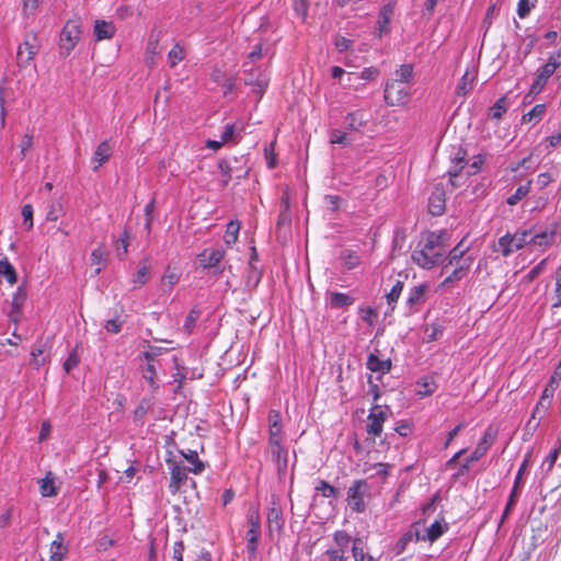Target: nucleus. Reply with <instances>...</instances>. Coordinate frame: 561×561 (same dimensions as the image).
I'll use <instances>...</instances> for the list:
<instances>
[{
    "label": "nucleus",
    "mask_w": 561,
    "mask_h": 561,
    "mask_svg": "<svg viewBox=\"0 0 561 561\" xmlns=\"http://www.w3.org/2000/svg\"><path fill=\"white\" fill-rule=\"evenodd\" d=\"M497 436V431L494 430L492 426H489L483 437L478 443L476 449L468 456L463 462L460 463L459 469L457 473L454 476L455 478L465 476L468 473L470 469V463L480 460L482 457L485 456L490 447L494 444Z\"/></svg>",
    "instance_id": "obj_1"
},
{
    "label": "nucleus",
    "mask_w": 561,
    "mask_h": 561,
    "mask_svg": "<svg viewBox=\"0 0 561 561\" xmlns=\"http://www.w3.org/2000/svg\"><path fill=\"white\" fill-rule=\"evenodd\" d=\"M370 489V484L365 479L353 481L346 496V502L353 512L360 514L366 511V499L371 497Z\"/></svg>",
    "instance_id": "obj_2"
},
{
    "label": "nucleus",
    "mask_w": 561,
    "mask_h": 561,
    "mask_svg": "<svg viewBox=\"0 0 561 561\" xmlns=\"http://www.w3.org/2000/svg\"><path fill=\"white\" fill-rule=\"evenodd\" d=\"M82 30L79 19H70L60 32L59 55L66 58L75 49L81 38Z\"/></svg>",
    "instance_id": "obj_3"
},
{
    "label": "nucleus",
    "mask_w": 561,
    "mask_h": 561,
    "mask_svg": "<svg viewBox=\"0 0 561 561\" xmlns=\"http://www.w3.org/2000/svg\"><path fill=\"white\" fill-rule=\"evenodd\" d=\"M383 99L389 106L404 105L410 100V93L404 83L391 80L386 83Z\"/></svg>",
    "instance_id": "obj_4"
},
{
    "label": "nucleus",
    "mask_w": 561,
    "mask_h": 561,
    "mask_svg": "<svg viewBox=\"0 0 561 561\" xmlns=\"http://www.w3.org/2000/svg\"><path fill=\"white\" fill-rule=\"evenodd\" d=\"M165 462L170 469V491L175 494L180 491L183 483H185L188 479L187 472L188 469L186 467L181 466L174 459L172 451L167 453Z\"/></svg>",
    "instance_id": "obj_5"
},
{
    "label": "nucleus",
    "mask_w": 561,
    "mask_h": 561,
    "mask_svg": "<svg viewBox=\"0 0 561 561\" xmlns=\"http://www.w3.org/2000/svg\"><path fill=\"white\" fill-rule=\"evenodd\" d=\"M531 236L530 230H524L522 232H517L515 234L506 233L499 239V245L502 249V253L504 256H508L515 250H519L524 248L527 243H529V237Z\"/></svg>",
    "instance_id": "obj_6"
},
{
    "label": "nucleus",
    "mask_w": 561,
    "mask_h": 561,
    "mask_svg": "<svg viewBox=\"0 0 561 561\" xmlns=\"http://www.w3.org/2000/svg\"><path fill=\"white\" fill-rule=\"evenodd\" d=\"M425 523V519L414 522L410 528L400 536L393 547V551L397 556L402 554L407 550L409 543L422 541L421 526H424Z\"/></svg>",
    "instance_id": "obj_7"
},
{
    "label": "nucleus",
    "mask_w": 561,
    "mask_h": 561,
    "mask_svg": "<svg viewBox=\"0 0 561 561\" xmlns=\"http://www.w3.org/2000/svg\"><path fill=\"white\" fill-rule=\"evenodd\" d=\"M243 82L245 85H252V92L260 100L268 85V77L260 69L250 68L243 71Z\"/></svg>",
    "instance_id": "obj_8"
},
{
    "label": "nucleus",
    "mask_w": 561,
    "mask_h": 561,
    "mask_svg": "<svg viewBox=\"0 0 561 561\" xmlns=\"http://www.w3.org/2000/svg\"><path fill=\"white\" fill-rule=\"evenodd\" d=\"M432 250L423 248L421 250H414L411 257L412 261L424 270H432L436 265L443 264L444 254L440 252L431 253Z\"/></svg>",
    "instance_id": "obj_9"
},
{
    "label": "nucleus",
    "mask_w": 561,
    "mask_h": 561,
    "mask_svg": "<svg viewBox=\"0 0 561 561\" xmlns=\"http://www.w3.org/2000/svg\"><path fill=\"white\" fill-rule=\"evenodd\" d=\"M529 460H530V454H527L524 461L522 462L520 467H519V470L516 474V478H515V481H514V486L511 491V494L508 496V500H507V503L505 505V508H504V512L502 514V517H501V522H500V525L502 523H504V520L508 517V515L511 514L513 507L515 506L516 502H517V499H518V495H519V486H520V483H522V477H523V473L525 471V469L527 468L528 463H529Z\"/></svg>",
    "instance_id": "obj_10"
},
{
    "label": "nucleus",
    "mask_w": 561,
    "mask_h": 561,
    "mask_svg": "<svg viewBox=\"0 0 561 561\" xmlns=\"http://www.w3.org/2000/svg\"><path fill=\"white\" fill-rule=\"evenodd\" d=\"M428 290L430 286L426 283H422L410 289L407 299V307L410 314L416 313L421 310V307L426 302Z\"/></svg>",
    "instance_id": "obj_11"
},
{
    "label": "nucleus",
    "mask_w": 561,
    "mask_h": 561,
    "mask_svg": "<svg viewBox=\"0 0 561 561\" xmlns=\"http://www.w3.org/2000/svg\"><path fill=\"white\" fill-rule=\"evenodd\" d=\"M380 407L378 404H374V407L370 409V412L368 414V421L367 424V433L373 437H378L382 433L383 423L387 420V411H389V407L386 405L385 410H378Z\"/></svg>",
    "instance_id": "obj_12"
},
{
    "label": "nucleus",
    "mask_w": 561,
    "mask_h": 561,
    "mask_svg": "<svg viewBox=\"0 0 561 561\" xmlns=\"http://www.w3.org/2000/svg\"><path fill=\"white\" fill-rule=\"evenodd\" d=\"M449 529L448 523L444 522L442 516L440 520H435L431 526H421L422 541L435 542Z\"/></svg>",
    "instance_id": "obj_13"
},
{
    "label": "nucleus",
    "mask_w": 561,
    "mask_h": 561,
    "mask_svg": "<svg viewBox=\"0 0 561 561\" xmlns=\"http://www.w3.org/2000/svg\"><path fill=\"white\" fill-rule=\"evenodd\" d=\"M394 12V8L391 3L382 5L379 10L376 35L381 38L383 35L390 33V22Z\"/></svg>",
    "instance_id": "obj_14"
},
{
    "label": "nucleus",
    "mask_w": 561,
    "mask_h": 561,
    "mask_svg": "<svg viewBox=\"0 0 561 561\" xmlns=\"http://www.w3.org/2000/svg\"><path fill=\"white\" fill-rule=\"evenodd\" d=\"M366 367L373 373H379L380 375L376 379L380 381L383 375L390 373L392 363L390 358L380 359L377 354L370 353L367 356Z\"/></svg>",
    "instance_id": "obj_15"
},
{
    "label": "nucleus",
    "mask_w": 561,
    "mask_h": 561,
    "mask_svg": "<svg viewBox=\"0 0 561 561\" xmlns=\"http://www.w3.org/2000/svg\"><path fill=\"white\" fill-rule=\"evenodd\" d=\"M285 520L283 517V510L277 499L273 497L272 506L267 512V526L270 531H280L284 527Z\"/></svg>",
    "instance_id": "obj_16"
},
{
    "label": "nucleus",
    "mask_w": 561,
    "mask_h": 561,
    "mask_svg": "<svg viewBox=\"0 0 561 561\" xmlns=\"http://www.w3.org/2000/svg\"><path fill=\"white\" fill-rule=\"evenodd\" d=\"M113 147L111 146L108 140H103L95 149L93 157L91 159V163L93 164V170L96 171L101 165L110 160L113 154Z\"/></svg>",
    "instance_id": "obj_17"
},
{
    "label": "nucleus",
    "mask_w": 561,
    "mask_h": 561,
    "mask_svg": "<svg viewBox=\"0 0 561 561\" xmlns=\"http://www.w3.org/2000/svg\"><path fill=\"white\" fill-rule=\"evenodd\" d=\"M26 300V291L22 287H19L12 298L11 311L9 313V320L18 324L22 317V308Z\"/></svg>",
    "instance_id": "obj_18"
},
{
    "label": "nucleus",
    "mask_w": 561,
    "mask_h": 561,
    "mask_svg": "<svg viewBox=\"0 0 561 561\" xmlns=\"http://www.w3.org/2000/svg\"><path fill=\"white\" fill-rule=\"evenodd\" d=\"M428 211L433 216H442L445 213V192L442 188H435L428 197Z\"/></svg>",
    "instance_id": "obj_19"
},
{
    "label": "nucleus",
    "mask_w": 561,
    "mask_h": 561,
    "mask_svg": "<svg viewBox=\"0 0 561 561\" xmlns=\"http://www.w3.org/2000/svg\"><path fill=\"white\" fill-rule=\"evenodd\" d=\"M328 304L331 309H346L355 302V298L348 294L328 291Z\"/></svg>",
    "instance_id": "obj_20"
},
{
    "label": "nucleus",
    "mask_w": 561,
    "mask_h": 561,
    "mask_svg": "<svg viewBox=\"0 0 561 561\" xmlns=\"http://www.w3.org/2000/svg\"><path fill=\"white\" fill-rule=\"evenodd\" d=\"M271 455H272V460L276 465L278 479H279V481H282L286 477V473H287L288 451L285 447H283L279 449L277 448L275 450H272Z\"/></svg>",
    "instance_id": "obj_21"
},
{
    "label": "nucleus",
    "mask_w": 561,
    "mask_h": 561,
    "mask_svg": "<svg viewBox=\"0 0 561 561\" xmlns=\"http://www.w3.org/2000/svg\"><path fill=\"white\" fill-rule=\"evenodd\" d=\"M448 232L446 230L427 231L424 236L425 249L434 250L435 248L444 247Z\"/></svg>",
    "instance_id": "obj_22"
},
{
    "label": "nucleus",
    "mask_w": 561,
    "mask_h": 561,
    "mask_svg": "<svg viewBox=\"0 0 561 561\" xmlns=\"http://www.w3.org/2000/svg\"><path fill=\"white\" fill-rule=\"evenodd\" d=\"M224 254L225 252L219 249L213 250L210 253L205 250L198 255L201 265L204 268L217 267L224 259Z\"/></svg>",
    "instance_id": "obj_23"
},
{
    "label": "nucleus",
    "mask_w": 561,
    "mask_h": 561,
    "mask_svg": "<svg viewBox=\"0 0 561 561\" xmlns=\"http://www.w3.org/2000/svg\"><path fill=\"white\" fill-rule=\"evenodd\" d=\"M37 50L33 44L28 41H25L22 45L19 46L16 53L18 65L23 67L28 65V62L35 57Z\"/></svg>",
    "instance_id": "obj_24"
},
{
    "label": "nucleus",
    "mask_w": 561,
    "mask_h": 561,
    "mask_svg": "<svg viewBox=\"0 0 561 561\" xmlns=\"http://www.w3.org/2000/svg\"><path fill=\"white\" fill-rule=\"evenodd\" d=\"M471 262H472V257L471 256H468V257H465V264L462 265H458L454 271L453 273L447 276L440 284H439V287H446L448 285H450L451 283L454 282H458L460 279H462V277L467 274V272L469 271L470 268V265H471Z\"/></svg>",
    "instance_id": "obj_25"
},
{
    "label": "nucleus",
    "mask_w": 561,
    "mask_h": 561,
    "mask_svg": "<svg viewBox=\"0 0 561 561\" xmlns=\"http://www.w3.org/2000/svg\"><path fill=\"white\" fill-rule=\"evenodd\" d=\"M263 276V270L256 265H249L245 277V288L248 291H254L261 283Z\"/></svg>",
    "instance_id": "obj_26"
},
{
    "label": "nucleus",
    "mask_w": 561,
    "mask_h": 561,
    "mask_svg": "<svg viewBox=\"0 0 561 561\" xmlns=\"http://www.w3.org/2000/svg\"><path fill=\"white\" fill-rule=\"evenodd\" d=\"M115 34V26L111 22L96 20L94 23V35L98 41L112 38Z\"/></svg>",
    "instance_id": "obj_27"
},
{
    "label": "nucleus",
    "mask_w": 561,
    "mask_h": 561,
    "mask_svg": "<svg viewBox=\"0 0 561 561\" xmlns=\"http://www.w3.org/2000/svg\"><path fill=\"white\" fill-rule=\"evenodd\" d=\"M468 251V248H463V240H461L456 247H454L448 255L445 257L444 261L447 260V264L443 266V271H445L449 265H457L461 260L465 261L463 256L466 252Z\"/></svg>",
    "instance_id": "obj_28"
},
{
    "label": "nucleus",
    "mask_w": 561,
    "mask_h": 561,
    "mask_svg": "<svg viewBox=\"0 0 561 561\" xmlns=\"http://www.w3.org/2000/svg\"><path fill=\"white\" fill-rule=\"evenodd\" d=\"M180 454L193 466L192 468H187L190 472L199 474L205 470V463L198 458L196 450H180Z\"/></svg>",
    "instance_id": "obj_29"
},
{
    "label": "nucleus",
    "mask_w": 561,
    "mask_h": 561,
    "mask_svg": "<svg viewBox=\"0 0 561 561\" xmlns=\"http://www.w3.org/2000/svg\"><path fill=\"white\" fill-rule=\"evenodd\" d=\"M345 119L347 122L348 128L355 131L360 130V128L366 126L368 123L365 114L359 110L348 113Z\"/></svg>",
    "instance_id": "obj_30"
},
{
    "label": "nucleus",
    "mask_w": 561,
    "mask_h": 561,
    "mask_svg": "<svg viewBox=\"0 0 561 561\" xmlns=\"http://www.w3.org/2000/svg\"><path fill=\"white\" fill-rule=\"evenodd\" d=\"M68 551L67 546L62 543V537L60 534L57 535V539H55L50 545V558L49 561H62L66 553Z\"/></svg>",
    "instance_id": "obj_31"
},
{
    "label": "nucleus",
    "mask_w": 561,
    "mask_h": 561,
    "mask_svg": "<svg viewBox=\"0 0 561 561\" xmlns=\"http://www.w3.org/2000/svg\"><path fill=\"white\" fill-rule=\"evenodd\" d=\"M556 71L551 69L547 64H545L542 67H540L537 70L536 79L534 80L533 84H535V89H545L549 78Z\"/></svg>",
    "instance_id": "obj_32"
},
{
    "label": "nucleus",
    "mask_w": 561,
    "mask_h": 561,
    "mask_svg": "<svg viewBox=\"0 0 561 561\" xmlns=\"http://www.w3.org/2000/svg\"><path fill=\"white\" fill-rule=\"evenodd\" d=\"M340 257L343 261V266L347 271H351V270L357 267L360 264V257L357 254V252H355L353 250H350V249L343 250L341 252V256Z\"/></svg>",
    "instance_id": "obj_33"
},
{
    "label": "nucleus",
    "mask_w": 561,
    "mask_h": 561,
    "mask_svg": "<svg viewBox=\"0 0 561 561\" xmlns=\"http://www.w3.org/2000/svg\"><path fill=\"white\" fill-rule=\"evenodd\" d=\"M314 489L320 492L323 497L336 499L340 496V490L322 479L317 480Z\"/></svg>",
    "instance_id": "obj_34"
},
{
    "label": "nucleus",
    "mask_w": 561,
    "mask_h": 561,
    "mask_svg": "<svg viewBox=\"0 0 561 561\" xmlns=\"http://www.w3.org/2000/svg\"><path fill=\"white\" fill-rule=\"evenodd\" d=\"M546 113V105L545 104H537L535 105L529 112L525 113L522 116V123L528 124L535 121V123H538L542 116Z\"/></svg>",
    "instance_id": "obj_35"
},
{
    "label": "nucleus",
    "mask_w": 561,
    "mask_h": 561,
    "mask_svg": "<svg viewBox=\"0 0 561 561\" xmlns=\"http://www.w3.org/2000/svg\"><path fill=\"white\" fill-rule=\"evenodd\" d=\"M106 252L103 250L102 245L95 248L91 253V264L98 265L95 274H100L102 268L106 266Z\"/></svg>",
    "instance_id": "obj_36"
},
{
    "label": "nucleus",
    "mask_w": 561,
    "mask_h": 561,
    "mask_svg": "<svg viewBox=\"0 0 561 561\" xmlns=\"http://www.w3.org/2000/svg\"><path fill=\"white\" fill-rule=\"evenodd\" d=\"M557 228H558V225L554 224L553 229L550 232L542 231L540 233H536L533 237H529V243H534V244H537L540 247L548 245L552 241L554 234L557 233Z\"/></svg>",
    "instance_id": "obj_37"
},
{
    "label": "nucleus",
    "mask_w": 561,
    "mask_h": 561,
    "mask_svg": "<svg viewBox=\"0 0 561 561\" xmlns=\"http://www.w3.org/2000/svg\"><path fill=\"white\" fill-rule=\"evenodd\" d=\"M0 274L7 278L12 285L18 280V275L13 265L9 262L8 257L0 260Z\"/></svg>",
    "instance_id": "obj_38"
},
{
    "label": "nucleus",
    "mask_w": 561,
    "mask_h": 561,
    "mask_svg": "<svg viewBox=\"0 0 561 561\" xmlns=\"http://www.w3.org/2000/svg\"><path fill=\"white\" fill-rule=\"evenodd\" d=\"M149 274H150V264H149L148 260H145L141 263V266L139 267V270L137 271L136 275L133 278V283H134L135 287L144 286L148 282Z\"/></svg>",
    "instance_id": "obj_39"
},
{
    "label": "nucleus",
    "mask_w": 561,
    "mask_h": 561,
    "mask_svg": "<svg viewBox=\"0 0 561 561\" xmlns=\"http://www.w3.org/2000/svg\"><path fill=\"white\" fill-rule=\"evenodd\" d=\"M201 316H202V311L197 306L193 307L190 310L188 314L186 316L184 325H183V329L187 334H191L194 331L195 324L198 321V319L201 318Z\"/></svg>",
    "instance_id": "obj_40"
},
{
    "label": "nucleus",
    "mask_w": 561,
    "mask_h": 561,
    "mask_svg": "<svg viewBox=\"0 0 561 561\" xmlns=\"http://www.w3.org/2000/svg\"><path fill=\"white\" fill-rule=\"evenodd\" d=\"M531 187V180L527 181L526 184L519 185L515 193L507 197L506 203L510 206L516 205L519 201H522L525 196L528 195Z\"/></svg>",
    "instance_id": "obj_41"
},
{
    "label": "nucleus",
    "mask_w": 561,
    "mask_h": 561,
    "mask_svg": "<svg viewBox=\"0 0 561 561\" xmlns=\"http://www.w3.org/2000/svg\"><path fill=\"white\" fill-rule=\"evenodd\" d=\"M474 77L470 76L469 71H466L465 75L459 80L456 92L458 95H466L473 88Z\"/></svg>",
    "instance_id": "obj_42"
},
{
    "label": "nucleus",
    "mask_w": 561,
    "mask_h": 561,
    "mask_svg": "<svg viewBox=\"0 0 561 561\" xmlns=\"http://www.w3.org/2000/svg\"><path fill=\"white\" fill-rule=\"evenodd\" d=\"M41 494L43 496H54L57 494V489L54 483L51 472H48L44 479L41 480Z\"/></svg>",
    "instance_id": "obj_43"
},
{
    "label": "nucleus",
    "mask_w": 561,
    "mask_h": 561,
    "mask_svg": "<svg viewBox=\"0 0 561 561\" xmlns=\"http://www.w3.org/2000/svg\"><path fill=\"white\" fill-rule=\"evenodd\" d=\"M407 240V232L403 227H397L393 231L392 253L401 252Z\"/></svg>",
    "instance_id": "obj_44"
},
{
    "label": "nucleus",
    "mask_w": 561,
    "mask_h": 561,
    "mask_svg": "<svg viewBox=\"0 0 561 561\" xmlns=\"http://www.w3.org/2000/svg\"><path fill=\"white\" fill-rule=\"evenodd\" d=\"M142 377L148 381L149 386L156 390L158 388L156 382L157 364L146 363V366L142 367Z\"/></svg>",
    "instance_id": "obj_45"
},
{
    "label": "nucleus",
    "mask_w": 561,
    "mask_h": 561,
    "mask_svg": "<svg viewBox=\"0 0 561 561\" xmlns=\"http://www.w3.org/2000/svg\"><path fill=\"white\" fill-rule=\"evenodd\" d=\"M333 539L339 547L337 549H333V551H343V556H345V550L351 541V536L345 530H337L334 533Z\"/></svg>",
    "instance_id": "obj_46"
},
{
    "label": "nucleus",
    "mask_w": 561,
    "mask_h": 561,
    "mask_svg": "<svg viewBox=\"0 0 561 561\" xmlns=\"http://www.w3.org/2000/svg\"><path fill=\"white\" fill-rule=\"evenodd\" d=\"M218 168L222 175L221 185H222V187H227L229 182L232 179V173H233L234 168L229 163L228 160H225V159L219 161Z\"/></svg>",
    "instance_id": "obj_47"
},
{
    "label": "nucleus",
    "mask_w": 561,
    "mask_h": 561,
    "mask_svg": "<svg viewBox=\"0 0 561 561\" xmlns=\"http://www.w3.org/2000/svg\"><path fill=\"white\" fill-rule=\"evenodd\" d=\"M404 287V283L402 280H397L392 286L391 290L387 294V302L391 306V309H394V305L397 304L402 290Z\"/></svg>",
    "instance_id": "obj_48"
},
{
    "label": "nucleus",
    "mask_w": 561,
    "mask_h": 561,
    "mask_svg": "<svg viewBox=\"0 0 561 561\" xmlns=\"http://www.w3.org/2000/svg\"><path fill=\"white\" fill-rule=\"evenodd\" d=\"M128 239H129V233H128L127 229H125L123 234L118 238L117 244H116V253H117V257L119 260H124L127 255L128 245H129Z\"/></svg>",
    "instance_id": "obj_49"
},
{
    "label": "nucleus",
    "mask_w": 561,
    "mask_h": 561,
    "mask_svg": "<svg viewBox=\"0 0 561 561\" xmlns=\"http://www.w3.org/2000/svg\"><path fill=\"white\" fill-rule=\"evenodd\" d=\"M450 162L456 165L467 167L469 164L467 150L462 146L455 148Z\"/></svg>",
    "instance_id": "obj_50"
},
{
    "label": "nucleus",
    "mask_w": 561,
    "mask_h": 561,
    "mask_svg": "<svg viewBox=\"0 0 561 561\" xmlns=\"http://www.w3.org/2000/svg\"><path fill=\"white\" fill-rule=\"evenodd\" d=\"M151 408H152L151 400L148 398H142L134 411V420L141 421Z\"/></svg>",
    "instance_id": "obj_51"
},
{
    "label": "nucleus",
    "mask_w": 561,
    "mask_h": 561,
    "mask_svg": "<svg viewBox=\"0 0 561 561\" xmlns=\"http://www.w3.org/2000/svg\"><path fill=\"white\" fill-rule=\"evenodd\" d=\"M507 111V98L504 95L500 98L492 106V118L501 119Z\"/></svg>",
    "instance_id": "obj_52"
},
{
    "label": "nucleus",
    "mask_w": 561,
    "mask_h": 561,
    "mask_svg": "<svg viewBox=\"0 0 561 561\" xmlns=\"http://www.w3.org/2000/svg\"><path fill=\"white\" fill-rule=\"evenodd\" d=\"M398 77V82L408 83L413 77V65L405 64L400 67L399 70L396 71Z\"/></svg>",
    "instance_id": "obj_53"
},
{
    "label": "nucleus",
    "mask_w": 561,
    "mask_h": 561,
    "mask_svg": "<svg viewBox=\"0 0 561 561\" xmlns=\"http://www.w3.org/2000/svg\"><path fill=\"white\" fill-rule=\"evenodd\" d=\"M247 522L249 527L261 528V516L257 506H251L248 511Z\"/></svg>",
    "instance_id": "obj_54"
},
{
    "label": "nucleus",
    "mask_w": 561,
    "mask_h": 561,
    "mask_svg": "<svg viewBox=\"0 0 561 561\" xmlns=\"http://www.w3.org/2000/svg\"><path fill=\"white\" fill-rule=\"evenodd\" d=\"M330 142L347 147L351 144V140L344 131L340 129H333L330 135Z\"/></svg>",
    "instance_id": "obj_55"
},
{
    "label": "nucleus",
    "mask_w": 561,
    "mask_h": 561,
    "mask_svg": "<svg viewBox=\"0 0 561 561\" xmlns=\"http://www.w3.org/2000/svg\"><path fill=\"white\" fill-rule=\"evenodd\" d=\"M357 542H360L359 539H356L354 541V546H353V557L355 559V561H377L376 558H374L370 553L368 552H364L363 549H359L357 547Z\"/></svg>",
    "instance_id": "obj_56"
},
{
    "label": "nucleus",
    "mask_w": 561,
    "mask_h": 561,
    "mask_svg": "<svg viewBox=\"0 0 561 561\" xmlns=\"http://www.w3.org/2000/svg\"><path fill=\"white\" fill-rule=\"evenodd\" d=\"M179 279L180 274L178 273L176 268L168 265L162 276V280L168 282L171 289L179 282Z\"/></svg>",
    "instance_id": "obj_57"
},
{
    "label": "nucleus",
    "mask_w": 561,
    "mask_h": 561,
    "mask_svg": "<svg viewBox=\"0 0 561 561\" xmlns=\"http://www.w3.org/2000/svg\"><path fill=\"white\" fill-rule=\"evenodd\" d=\"M239 230H240L239 222L238 221H230L227 225V230H226L227 239H226V242L227 243H234L237 241V239H238Z\"/></svg>",
    "instance_id": "obj_58"
},
{
    "label": "nucleus",
    "mask_w": 561,
    "mask_h": 561,
    "mask_svg": "<svg viewBox=\"0 0 561 561\" xmlns=\"http://www.w3.org/2000/svg\"><path fill=\"white\" fill-rule=\"evenodd\" d=\"M290 224H291V217H290V213L288 209V203L285 202L284 209H282L278 214L276 226L279 229L284 226L290 227Z\"/></svg>",
    "instance_id": "obj_59"
},
{
    "label": "nucleus",
    "mask_w": 561,
    "mask_h": 561,
    "mask_svg": "<svg viewBox=\"0 0 561 561\" xmlns=\"http://www.w3.org/2000/svg\"><path fill=\"white\" fill-rule=\"evenodd\" d=\"M440 502L439 492H436L432 499L422 506V513L424 515H431L435 512L437 504Z\"/></svg>",
    "instance_id": "obj_60"
},
{
    "label": "nucleus",
    "mask_w": 561,
    "mask_h": 561,
    "mask_svg": "<svg viewBox=\"0 0 561 561\" xmlns=\"http://www.w3.org/2000/svg\"><path fill=\"white\" fill-rule=\"evenodd\" d=\"M561 453V442L559 443V445L553 448L550 454L548 455V457L545 459L543 461V466L547 465V471H551L559 455Z\"/></svg>",
    "instance_id": "obj_61"
},
{
    "label": "nucleus",
    "mask_w": 561,
    "mask_h": 561,
    "mask_svg": "<svg viewBox=\"0 0 561 561\" xmlns=\"http://www.w3.org/2000/svg\"><path fill=\"white\" fill-rule=\"evenodd\" d=\"M536 5L529 0H519L517 4V14L520 19H525Z\"/></svg>",
    "instance_id": "obj_62"
},
{
    "label": "nucleus",
    "mask_w": 561,
    "mask_h": 561,
    "mask_svg": "<svg viewBox=\"0 0 561 561\" xmlns=\"http://www.w3.org/2000/svg\"><path fill=\"white\" fill-rule=\"evenodd\" d=\"M161 347L149 345V350L142 354L146 363L158 364V357L161 354Z\"/></svg>",
    "instance_id": "obj_63"
},
{
    "label": "nucleus",
    "mask_w": 561,
    "mask_h": 561,
    "mask_svg": "<svg viewBox=\"0 0 561 561\" xmlns=\"http://www.w3.org/2000/svg\"><path fill=\"white\" fill-rule=\"evenodd\" d=\"M360 318L364 322L371 325L374 323L375 318H377V312L371 307L359 308Z\"/></svg>",
    "instance_id": "obj_64"
}]
</instances>
